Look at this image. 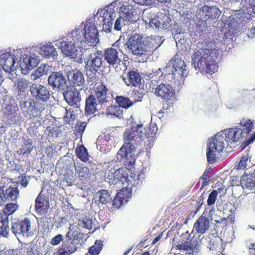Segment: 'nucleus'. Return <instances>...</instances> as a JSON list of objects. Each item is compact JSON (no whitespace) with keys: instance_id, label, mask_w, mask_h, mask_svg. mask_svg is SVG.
Segmentation results:
<instances>
[{"instance_id":"nucleus-39","label":"nucleus","mask_w":255,"mask_h":255,"mask_svg":"<svg viewBox=\"0 0 255 255\" xmlns=\"http://www.w3.org/2000/svg\"><path fill=\"white\" fill-rule=\"evenodd\" d=\"M253 126L252 122L249 119L242 120L240 124L237 126L242 130L243 137H245L250 132Z\"/></svg>"},{"instance_id":"nucleus-32","label":"nucleus","mask_w":255,"mask_h":255,"mask_svg":"<svg viewBox=\"0 0 255 255\" xmlns=\"http://www.w3.org/2000/svg\"><path fill=\"white\" fill-rule=\"evenodd\" d=\"M210 227V222L207 217L201 216L195 223L194 228L200 234L205 233Z\"/></svg>"},{"instance_id":"nucleus-42","label":"nucleus","mask_w":255,"mask_h":255,"mask_svg":"<svg viewBox=\"0 0 255 255\" xmlns=\"http://www.w3.org/2000/svg\"><path fill=\"white\" fill-rule=\"evenodd\" d=\"M239 16H241L239 14L238 15H233L230 18V22L228 24V28L230 31H232V32H236L239 28L240 22L238 20Z\"/></svg>"},{"instance_id":"nucleus-15","label":"nucleus","mask_w":255,"mask_h":255,"mask_svg":"<svg viewBox=\"0 0 255 255\" xmlns=\"http://www.w3.org/2000/svg\"><path fill=\"white\" fill-rule=\"evenodd\" d=\"M119 52L114 48H109L105 50L103 56L107 63L115 68L117 72H121L125 69V65L119 58Z\"/></svg>"},{"instance_id":"nucleus-62","label":"nucleus","mask_w":255,"mask_h":255,"mask_svg":"<svg viewBox=\"0 0 255 255\" xmlns=\"http://www.w3.org/2000/svg\"><path fill=\"white\" fill-rule=\"evenodd\" d=\"M17 70H18L16 68V70L13 71V72H11V71L6 72L7 73H8V76H7L8 78L9 79H10L11 80H12V81H14V80H15L16 78L17 74L16 73Z\"/></svg>"},{"instance_id":"nucleus-25","label":"nucleus","mask_w":255,"mask_h":255,"mask_svg":"<svg viewBox=\"0 0 255 255\" xmlns=\"http://www.w3.org/2000/svg\"><path fill=\"white\" fill-rule=\"evenodd\" d=\"M82 90V87L75 88L74 91H67L64 95V99L67 103L74 107L77 108L80 105L81 96L79 90Z\"/></svg>"},{"instance_id":"nucleus-11","label":"nucleus","mask_w":255,"mask_h":255,"mask_svg":"<svg viewBox=\"0 0 255 255\" xmlns=\"http://www.w3.org/2000/svg\"><path fill=\"white\" fill-rule=\"evenodd\" d=\"M134 128L137 137H139V144H141L142 141H144L148 148L152 147L154 142L153 137L157 130L156 126L154 124L150 125L149 128L147 129L141 124L138 125Z\"/></svg>"},{"instance_id":"nucleus-46","label":"nucleus","mask_w":255,"mask_h":255,"mask_svg":"<svg viewBox=\"0 0 255 255\" xmlns=\"http://www.w3.org/2000/svg\"><path fill=\"white\" fill-rule=\"evenodd\" d=\"M33 149L31 140L29 138H25L23 140V144L20 149V152L22 154L30 153Z\"/></svg>"},{"instance_id":"nucleus-55","label":"nucleus","mask_w":255,"mask_h":255,"mask_svg":"<svg viewBox=\"0 0 255 255\" xmlns=\"http://www.w3.org/2000/svg\"><path fill=\"white\" fill-rule=\"evenodd\" d=\"M103 30L106 32H110L113 27V22H112L108 20L106 22L105 19H103Z\"/></svg>"},{"instance_id":"nucleus-1","label":"nucleus","mask_w":255,"mask_h":255,"mask_svg":"<svg viewBox=\"0 0 255 255\" xmlns=\"http://www.w3.org/2000/svg\"><path fill=\"white\" fill-rule=\"evenodd\" d=\"M21 50H14L13 55L9 53H2L0 55V65L5 72H13L17 68L23 75L27 74L33 67H36L40 61L38 53H30L29 55H24L21 58Z\"/></svg>"},{"instance_id":"nucleus-33","label":"nucleus","mask_w":255,"mask_h":255,"mask_svg":"<svg viewBox=\"0 0 255 255\" xmlns=\"http://www.w3.org/2000/svg\"><path fill=\"white\" fill-rule=\"evenodd\" d=\"M99 109V105L97 104L95 97L93 95L89 96L86 100V114L89 115H92Z\"/></svg>"},{"instance_id":"nucleus-17","label":"nucleus","mask_w":255,"mask_h":255,"mask_svg":"<svg viewBox=\"0 0 255 255\" xmlns=\"http://www.w3.org/2000/svg\"><path fill=\"white\" fill-rule=\"evenodd\" d=\"M30 91L31 95L38 101L47 103L50 100V91L46 86L34 83L30 87Z\"/></svg>"},{"instance_id":"nucleus-10","label":"nucleus","mask_w":255,"mask_h":255,"mask_svg":"<svg viewBox=\"0 0 255 255\" xmlns=\"http://www.w3.org/2000/svg\"><path fill=\"white\" fill-rule=\"evenodd\" d=\"M142 19L146 25H148L150 27L160 30H169L172 25V20L170 18L165 16L164 21L161 25L159 20V17L155 14L152 13L144 12L142 15Z\"/></svg>"},{"instance_id":"nucleus-19","label":"nucleus","mask_w":255,"mask_h":255,"mask_svg":"<svg viewBox=\"0 0 255 255\" xmlns=\"http://www.w3.org/2000/svg\"><path fill=\"white\" fill-rule=\"evenodd\" d=\"M220 132L224 134L225 140L228 144L240 142L244 137L242 130L237 126L228 128Z\"/></svg>"},{"instance_id":"nucleus-6","label":"nucleus","mask_w":255,"mask_h":255,"mask_svg":"<svg viewBox=\"0 0 255 255\" xmlns=\"http://www.w3.org/2000/svg\"><path fill=\"white\" fill-rule=\"evenodd\" d=\"M127 171L125 167L111 168L106 171L105 177L110 184L121 185L124 189L131 188L132 184L128 182Z\"/></svg>"},{"instance_id":"nucleus-27","label":"nucleus","mask_w":255,"mask_h":255,"mask_svg":"<svg viewBox=\"0 0 255 255\" xmlns=\"http://www.w3.org/2000/svg\"><path fill=\"white\" fill-rule=\"evenodd\" d=\"M38 53L46 59H55L58 55L56 49L51 42L41 47Z\"/></svg>"},{"instance_id":"nucleus-52","label":"nucleus","mask_w":255,"mask_h":255,"mask_svg":"<svg viewBox=\"0 0 255 255\" xmlns=\"http://www.w3.org/2000/svg\"><path fill=\"white\" fill-rule=\"evenodd\" d=\"M78 225L79 227L91 230L92 228V220L89 219L80 220L78 221Z\"/></svg>"},{"instance_id":"nucleus-23","label":"nucleus","mask_w":255,"mask_h":255,"mask_svg":"<svg viewBox=\"0 0 255 255\" xmlns=\"http://www.w3.org/2000/svg\"><path fill=\"white\" fill-rule=\"evenodd\" d=\"M131 196V188L124 189V188H122L114 198L113 201V206L115 208H120L121 206L126 204Z\"/></svg>"},{"instance_id":"nucleus-53","label":"nucleus","mask_w":255,"mask_h":255,"mask_svg":"<svg viewBox=\"0 0 255 255\" xmlns=\"http://www.w3.org/2000/svg\"><path fill=\"white\" fill-rule=\"evenodd\" d=\"M128 23L127 21L124 20L119 16L115 22L114 29L117 31L121 30L122 27Z\"/></svg>"},{"instance_id":"nucleus-63","label":"nucleus","mask_w":255,"mask_h":255,"mask_svg":"<svg viewBox=\"0 0 255 255\" xmlns=\"http://www.w3.org/2000/svg\"><path fill=\"white\" fill-rule=\"evenodd\" d=\"M7 167L10 170H16L17 169V165L14 161H9Z\"/></svg>"},{"instance_id":"nucleus-60","label":"nucleus","mask_w":255,"mask_h":255,"mask_svg":"<svg viewBox=\"0 0 255 255\" xmlns=\"http://www.w3.org/2000/svg\"><path fill=\"white\" fill-rule=\"evenodd\" d=\"M29 182V177L24 175H22L19 177L18 183L23 187H25L27 185Z\"/></svg>"},{"instance_id":"nucleus-57","label":"nucleus","mask_w":255,"mask_h":255,"mask_svg":"<svg viewBox=\"0 0 255 255\" xmlns=\"http://www.w3.org/2000/svg\"><path fill=\"white\" fill-rule=\"evenodd\" d=\"M63 240V237L61 234H58L53 238L50 241V244L53 246H57L59 245Z\"/></svg>"},{"instance_id":"nucleus-26","label":"nucleus","mask_w":255,"mask_h":255,"mask_svg":"<svg viewBox=\"0 0 255 255\" xmlns=\"http://www.w3.org/2000/svg\"><path fill=\"white\" fill-rule=\"evenodd\" d=\"M139 137H137L134 127L127 128L123 133V138L125 144L139 145Z\"/></svg>"},{"instance_id":"nucleus-35","label":"nucleus","mask_w":255,"mask_h":255,"mask_svg":"<svg viewBox=\"0 0 255 255\" xmlns=\"http://www.w3.org/2000/svg\"><path fill=\"white\" fill-rule=\"evenodd\" d=\"M94 200L96 203L106 204L111 200L110 194L107 190H101L95 194Z\"/></svg>"},{"instance_id":"nucleus-18","label":"nucleus","mask_w":255,"mask_h":255,"mask_svg":"<svg viewBox=\"0 0 255 255\" xmlns=\"http://www.w3.org/2000/svg\"><path fill=\"white\" fill-rule=\"evenodd\" d=\"M67 77L75 88H85V79L82 73L77 69H72V67L68 65L65 67Z\"/></svg>"},{"instance_id":"nucleus-48","label":"nucleus","mask_w":255,"mask_h":255,"mask_svg":"<svg viewBox=\"0 0 255 255\" xmlns=\"http://www.w3.org/2000/svg\"><path fill=\"white\" fill-rule=\"evenodd\" d=\"M103 244L101 241L97 240L93 246L89 249L91 255H98L102 249Z\"/></svg>"},{"instance_id":"nucleus-47","label":"nucleus","mask_w":255,"mask_h":255,"mask_svg":"<svg viewBox=\"0 0 255 255\" xmlns=\"http://www.w3.org/2000/svg\"><path fill=\"white\" fill-rule=\"evenodd\" d=\"M8 179L6 178H1L0 181V205H2L7 201L6 196L5 195L3 184Z\"/></svg>"},{"instance_id":"nucleus-43","label":"nucleus","mask_w":255,"mask_h":255,"mask_svg":"<svg viewBox=\"0 0 255 255\" xmlns=\"http://www.w3.org/2000/svg\"><path fill=\"white\" fill-rule=\"evenodd\" d=\"M116 102L121 108L128 109L132 105V102L128 98L118 96L116 98Z\"/></svg>"},{"instance_id":"nucleus-13","label":"nucleus","mask_w":255,"mask_h":255,"mask_svg":"<svg viewBox=\"0 0 255 255\" xmlns=\"http://www.w3.org/2000/svg\"><path fill=\"white\" fill-rule=\"evenodd\" d=\"M81 31H83V35L89 45H96L99 42L98 37V30L94 23L90 22H83L81 24Z\"/></svg>"},{"instance_id":"nucleus-9","label":"nucleus","mask_w":255,"mask_h":255,"mask_svg":"<svg viewBox=\"0 0 255 255\" xmlns=\"http://www.w3.org/2000/svg\"><path fill=\"white\" fill-rule=\"evenodd\" d=\"M55 45L61 50V53L66 57L71 59H76L78 57L77 48L79 46L72 42V40L66 37H60L58 39L54 40Z\"/></svg>"},{"instance_id":"nucleus-45","label":"nucleus","mask_w":255,"mask_h":255,"mask_svg":"<svg viewBox=\"0 0 255 255\" xmlns=\"http://www.w3.org/2000/svg\"><path fill=\"white\" fill-rule=\"evenodd\" d=\"M76 153L77 157L82 161L85 162L88 160V153L87 149L83 146H80L77 148Z\"/></svg>"},{"instance_id":"nucleus-61","label":"nucleus","mask_w":255,"mask_h":255,"mask_svg":"<svg viewBox=\"0 0 255 255\" xmlns=\"http://www.w3.org/2000/svg\"><path fill=\"white\" fill-rule=\"evenodd\" d=\"M133 1L140 5H150L152 3L151 0H133Z\"/></svg>"},{"instance_id":"nucleus-54","label":"nucleus","mask_w":255,"mask_h":255,"mask_svg":"<svg viewBox=\"0 0 255 255\" xmlns=\"http://www.w3.org/2000/svg\"><path fill=\"white\" fill-rule=\"evenodd\" d=\"M218 194V193L216 190H213L210 193L207 200V204L209 206H211L215 204Z\"/></svg>"},{"instance_id":"nucleus-34","label":"nucleus","mask_w":255,"mask_h":255,"mask_svg":"<svg viewBox=\"0 0 255 255\" xmlns=\"http://www.w3.org/2000/svg\"><path fill=\"white\" fill-rule=\"evenodd\" d=\"M123 109L119 106L113 105L109 107L106 112L102 113V115L110 118L115 117L121 118L123 116Z\"/></svg>"},{"instance_id":"nucleus-37","label":"nucleus","mask_w":255,"mask_h":255,"mask_svg":"<svg viewBox=\"0 0 255 255\" xmlns=\"http://www.w3.org/2000/svg\"><path fill=\"white\" fill-rule=\"evenodd\" d=\"M255 166V164L251 162V158L248 154L243 156L240 160L238 166V170H244L246 169V171H253V167Z\"/></svg>"},{"instance_id":"nucleus-4","label":"nucleus","mask_w":255,"mask_h":255,"mask_svg":"<svg viewBox=\"0 0 255 255\" xmlns=\"http://www.w3.org/2000/svg\"><path fill=\"white\" fill-rule=\"evenodd\" d=\"M151 38L144 41L142 37L138 34L131 36L125 45L128 51L132 54L141 56L147 54L151 51Z\"/></svg>"},{"instance_id":"nucleus-3","label":"nucleus","mask_w":255,"mask_h":255,"mask_svg":"<svg viewBox=\"0 0 255 255\" xmlns=\"http://www.w3.org/2000/svg\"><path fill=\"white\" fill-rule=\"evenodd\" d=\"M79 227L75 225H70L69 231L66 234V239L63 242L61 248L55 255H70L78 249L80 242Z\"/></svg>"},{"instance_id":"nucleus-24","label":"nucleus","mask_w":255,"mask_h":255,"mask_svg":"<svg viewBox=\"0 0 255 255\" xmlns=\"http://www.w3.org/2000/svg\"><path fill=\"white\" fill-rule=\"evenodd\" d=\"M83 31H81V24L74 30H72L67 34L66 38H69L72 42L75 43L76 46H79V48H83L85 47V41L83 38Z\"/></svg>"},{"instance_id":"nucleus-20","label":"nucleus","mask_w":255,"mask_h":255,"mask_svg":"<svg viewBox=\"0 0 255 255\" xmlns=\"http://www.w3.org/2000/svg\"><path fill=\"white\" fill-rule=\"evenodd\" d=\"M221 14V10L216 6L204 5L200 9L199 14L205 20L215 21L218 19Z\"/></svg>"},{"instance_id":"nucleus-22","label":"nucleus","mask_w":255,"mask_h":255,"mask_svg":"<svg viewBox=\"0 0 255 255\" xmlns=\"http://www.w3.org/2000/svg\"><path fill=\"white\" fill-rule=\"evenodd\" d=\"M48 83L53 88H57L60 90H65L67 87L66 78L59 72H52L48 78Z\"/></svg>"},{"instance_id":"nucleus-7","label":"nucleus","mask_w":255,"mask_h":255,"mask_svg":"<svg viewBox=\"0 0 255 255\" xmlns=\"http://www.w3.org/2000/svg\"><path fill=\"white\" fill-rule=\"evenodd\" d=\"M85 67L90 71L97 72L102 65L103 54L96 48H86L83 52Z\"/></svg>"},{"instance_id":"nucleus-36","label":"nucleus","mask_w":255,"mask_h":255,"mask_svg":"<svg viewBox=\"0 0 255 255\" xmlns=\"http://www.w3.org/2000/svg\"><path fill=\"white\" fill-rule=\"evenodd\" d=\"M10 231L8 217L0 213V235L3 237H7Z\"/></svg>"},{"instance_id":"nucleus-38","label":"nucleus","mask_w":255,"mask_h":255,"mask_svg":"<svg viewBox=\"0 0 255 255\" xmlns=\"http://www.w3.org/2000/svg\"><path fill=\"white\" fill-rule=\"evenodd\" d=\"M74 167L79 177L87 179L89 177L90 170L83 164L79 162H75Z\"/></svg>"},{"instance_id":"nucleus-2","label":"nucleus","mask_w":255,"mask_h":255,"mask_svg":"<svg viewBox=\"0 0 255 255\" xmlns=\"http://www.w3.org/2000/svg\"><path fill=\"white\" fill-rule=\"evenodd\" d=\"M203 47L195 52L192 60L195 68L205 70L207 73L212 74L217 72L218 65L215 59L217 57L218 47L214 40L205 41Z\"/></svg>"},{"instance_id":"nucleus-51","label":"nucleus","mask_w":255,"mask_h":255,"mask_svg":"<svg viewBox=\"0 0 255 255\" xmlns=\"http://www.w3.org/2000/svg\"><path fill=\"white\" fill-rule=\"evenodd\" d=\"M17 207V205L15 204H7L3 209V213L2 214L8 217L16 210Z\"/></svg>"},{"instance_id":"nucleus-14","label":"nucleus","mask_w":255,"mask_h":255,"mask_svg":"<svg viewBox=\"0 0 255 255\" xmlns=\"http://www.w3.org/2000/svg\"><path fill=\"white\" fill-rule=\"evenodd\" d=\"M11 231L19 240L22 238H27L32 235L31 231V223L27 218L20 223H13Z\"/></svg>"},{"instance_id":"nucleus-29","label":"nucleus","mask_w":255,"mask_h":255,"mask_svg":"<svg viewBox=\"0 0 255 255\" xmlns=\"http://www.w3.org/2000/svg\"><path fill=\"white\" fill-rule=\"evenodd\" d=\"M126 85L128 86H136L140 82V76L139 73L135 71H130L125 75L121 76Z\"/></svg>"},{"instance_id":"nucleus-59","label":"nucleus","mask_w":255,"mask_h":255,"mask_svg":"<svg viewBox=\"0 0 255 255\" xmlns=\"http://www.w3.org/2000/svg\"><path fill=\"white\" fill-rule=\"evenodd\" d=\"M68 219L65 217H62L58 219L55 222V224L57 228H61L64 227L67 223Z\"/></svg>"},{"instance_id":"nucleus-40","label":"nucleus","mask_w":255,"mask_h":255,"mask_svg":"<svg viewBox=\"0 0 255 255\" xmlns=\"http://www.w3.org/2000/svg\"><path fill=\"white\" fill-rule=\"evenodd\" d=\"M48 70V65L46 64L42 65L33 72L30 75V79L35 81L41 77L43 75L46 73Z\"/></svg>"},{"instance_id":"nucleus-30","label":"nucleus","mask_w":255,"mask_h":255,"mask_svg":"<svg viewBox=\"0 0 255 255\" xmlns=\"http://www.w3.org/2000/svg\"><path fill=\"white\" fill-rule=\"evenodd\" d=\"M49 208V199L47 197L39 194L35 199L36 211L40 214H44Z\"/></svg>"},{"instance_id":"nucleus-28","label":"nucleus","mask_w":255,"mask_h":255,"mask_svg":"<svg viewBox=\"0 0 255 255\" xmlns=\"http://www.w3.org/2000/svg\"><path fill=\"white\" fill-rule=\"evenodd\" d=\"M154 93L157 96L166 100L169 99L174 94L172 87L169 84H165L159 85L155 89Z\"/></svg>"},{"instance_id":"nucleus-8","label":"nucleus","mask_w":255,"mask_h":255,"mask_svg":"<svg viewBox=\"0 0 255 255\" xmlns=\"http://www.w3.org/2000/svg\"><path fill=\"white\" fill-rule=\"evenodd\" d=\"M186 65L183 60L175 56L168 62L164 70L166 73L173 75L174 79H177L178 83L181 84L184 81V77L186 76Z\"/></svg>"},{"instance_id":"nucleus-12","label":"nucleus","mask_w":255,"mask_h":255,"mask_svg":"<svg viewBox=\"0 0 255 255\" xmlns=\"http://www.w3.org/2000/svg\"><path fill=\"white\" fill-rule=\"evenodd\" d=\"M253 171H245L240 180L241 186L237 184L233 189V194L235 196H239L240 194L236 193L237 190L243 192L245 190H252L255 189V166L253 167Z\"/></svg>"},{"instance_id":"nucleus-58","label":"nucleus","mask_w":255,"mask_h":255,"mask_svg":"<svg viewBox=\"0 0 255 255\" xmlns=\"http://www.w3.org/2000/svg\"><path fill=\"white\" fill-rule=\"evenodd\" d=\"M66 115L64 118L66 119V121L70 122L71 121H73L75 118V116L73 114V111L71 109H66Z\"/></svg>"},{"instance_id":"nucleus-41","label":"nucleus","mask_w":255,"mask_h":255,"mask_svg":"<svg viewBox=\"0 0 255 255\" xmlns=\"http://www.w3.org/2000/svg\"><path fill=\"white\" fill-rule=\"evenodd\" d=\"M5 195L6 196L7 200H15L19 195V191L17 187H9L4 190Z\"/></svg>"},{"instance_id":"nucleus-64","label":"nucleus","mask_w":255,"mask_h":255,"mask_svg":"<svg viewBox=\"0 0 255 255\" xmlns=\"http://www.w3.org/2000/svg\"><path fill=\"white\" fill-rule=\"evenodd\" d=\"M238 180V178L237 176H234L232 178V181H231V185L233 186V188H232V190L233 189V188L236 186L237 185H235L236 183V181H237Z\"/></svg>"},{"instance_id":"nucleus-31","label":"nucleus","mask_w":255,"mask_h":255,"mask_svg":"<svg viewBox=\"0 0 255 255\" xmlns=\"http://www.w3.org/2000/svg\"><path fill=\"white\" fill-rule=\"evenodd\" d=\"M107 91L106 87L102 84L98 85L95 88V91L97 99L101 106V108L102 105L108 102L109 97L107 95Z\"/></svg>"},{"instance_id":"nucleus-56","label":"nucleus","mask_w":255,"mask_h":255,"mask_svg":"<svg viewBox=\"0 0 255 255\" xmlns=\"http://www.w3.org/2000/svg\"><path fill=\"white\" fill-rule=\"evenodd\" d=\"M0 255H21V254L20 252L17 250H1L0 251Z\"/></svg>"},{"instance_id":"nucleus-16","label":"nucleus","mask_w":255,"mask_h":255,"mask_svg":"<svg viewBox=\"0 0 255 255\" xmlns=\"http://www.w3.org/2000/svg\"><path fill=\"white\" fill-rule=\"evenodd\" d=\"M135 145L124 143L118 151L117 158L119 161H127L131 164L135 160Z\"/></svg>"},{"instance_id":"nucleus-44","label":"nucleus","mask_w":255,"mask_h":255,"mask_svg":"<svg viewBox=\"0 0 255 255\" xmlns=\"http://www.w3.org/2000/svg\"><path fill=\"white\" fill-rule=\"evenodd\" d=\"M15 85L20 92H25L29 86V81L23 78H18L15 81Z\"/></svg>"},{"instance_id":"nucleus-50","label":"nucleus","mask_w":255,"mask_h":255,"mask_svg":"<svg viewBox=\"0 0 255 255\" xmlns=\"http://www.w3.org/2000/svg\"><path fill=\"white\" fill-rule=\"evenodd\" d=\"M76 174L72 171H67L64 175V180L67 182L68 186L72 185L76 179Z\"/></svg>"},{"instance_id":"nucleus-21","label":"nucleus","mask_w":255,"mask_h":255,"mask_svg":"<svg viewBox=\"0 0 255 255\" xmlns=\"http://www.w3.org/2000/svg\"><path fill=\"white\" fill-rule=\"evenodd\" d=\"M120 16L128 23L135 22L138 19L137 12L133 6L125 2L121 5L119 11Z\"/></svg>"},{"instance_id":"nucleus-5","label":"nucleus","mask_w":255,"mask_h":255,"mask_svg":"<svg viewBox=\"0 0 255 255\" xmlns=\"http://www.w3.org/2000/svg\"><path fill=\"white\" fill-rule=\"evenodd\" d=\"M225 140L224 134L220 132L209 139L206 153L208 162L212 164L216 161L217 156L225 148Z\"/></svg>"},{"instance_id":"nucleus-49","label":"nucleus","mask_w":255,"mask_h":255,"mask_svg":"<svg viewBox=\"0 0 255 255\" xmlns=\"http://www.w3.org/2000/svg\"><path fill=\"white\" fill-rule=\"evenodd\" d=\"M116 16V13L115 11L111 9L107 8L103 11V19H105L106 22L108 20L113 22Z\"/></svg>"}]
</instances>
